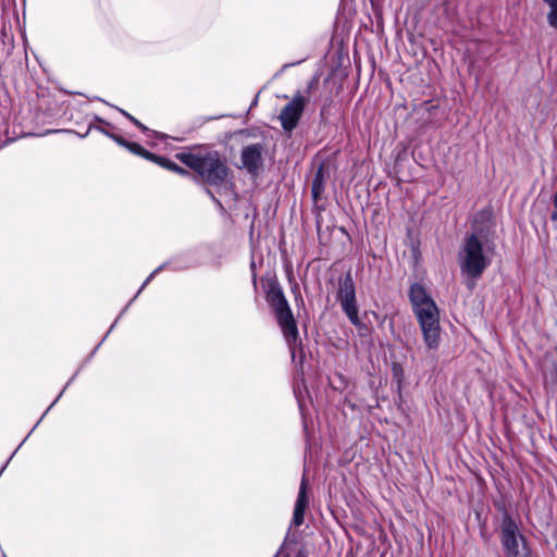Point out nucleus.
Wrapping results in <instances>:
<instances>
[{"mask_svg":"<svg viewBox=\"0 0 557 557\" xmlns=\"http://www.w3.org/2000/svg\"><path fill=\"white\" fill-rule=\"evenodd\" d=\"M493 225L492 210L483 209L475 215L473 232L463 238L458 251V263L461 273L469 278L481 277L493 262L496 248L494 240L490 238Z\"/></svg>","mask_w":557,"mask_h":557,"instance_id":"obj_1","label":"nucleus"},{"mask_svg":"<svg viewBox=\"0 0 557 557\" xmlns=\"http://www.w3.org/2000/svg\"><path fill=\"white\" fill-rule=\"evenodd\" d=\"M409 300L426 348L437 350L441 344V325L436 302L420 283H413L410 286Z\"/></svg>","mask_w":557,"mask_h":557,"instance_id":"obj_2","label":"nucleus"},{"mask_svg":"<svg viewBox=\"0 0 557 557\" xmlns=\"http://www.w3.org/2000/svg\"><path fill=\"white\" fill-rule=\"evenodd\" d=\"M176 159L191 169L208 185L222 186L226 183L228 168L218 151L178 152Z\"/></svg>","mask_w":557,"mask_h":557,"instance_id":"obj_3","label":"nucleus"},{"mask_svg":"<svg viewBox=\"0 0 557 557\" xmlns=\"http://www.w3.org/2000/svg\"><path fill=\"white\" fill-rule=\"evenodd\" d=\"M265 299L274 311L292 358L294 359L296 347L298 346V329L288 301L277 282H269L265 289Z\"/></svg>","mask_w":557,"mask_h":557,"instance_id":"obj_4","label":"nucleus"},{"mask_svg":"<svg viewBox=\"0 0 557 557\" xmlns=\"http://www.w3.org/2000/svg\"><path fill=\"white\" fill-rule=\"evenodd\" d=\"M336 299L341 304L342 310L347 315L350 323L356 327L363 326L359 318L356 287L350 272H347L344 277L338 280Z\"/></svg>","mask_w":557,"mask_h":557,"instance_id":"obj_5","label":"nucleus"},{"mask_svg":"<svg viewBox=\"0 0 557 557\" xmlns=\"http://www.w3.org/2000/svg\"><path fill=\"white\" fill-rule=\"evenodd\" d=\"M519 539L523 536L519 534V528L512 517L505 512L502 521L500 542L508 557H531V549L523 545L519 548Z\"/></svg>","mask_w":557,"mask_h":557,"instance_id":"obj_6","label":"nucleus"},{"mask_svg":"<svg viewBox=\"0 0 557 557\" xmlns=\"http://www.w3.org/2000/svg\"><path fill=\"white\" fill-rule=\"evenodd\" d=\"M307 98L300 91L284 106L280 114V121L283 129L290 133L296 128L305 110Z\"/></svg>","mask_w":557,"mask_h":557,"instance_id":"obj_7","label":"nucleus"},{"mask_svg":"<svg viewBox=\"0 0 557 557\" xmlns=\"http://www.w3.org/2000/svg\"><path fill=\"white\" fill-rule=\"evenodd\" d=\"M264 147L261 144L245 146L240 153L242 168L250 175H258L263 168Z\"/></svg>","mask_w":557,"mask_h":557,"instance_id":"obj_8","label":"nucleus"},{"mask_svg":"<svg viewBox=\"0 0 557 557\" xmlns=\"http://www.w3.org/2000/svg\"><path fill=\"white\" fill-rule=\"evenodd\" d=\"M307 490H308L307 481L305 478H302L300 486H299L297 499L295 503V508H294V513H293V519H292L293 527L298 528L304 523L305 510L309 504V497H308Z\"/></svg>","mask_w":557,"mask_h":557,"instance_id":"obj_9","label":"nucleus"},{"mask_svg":"<svg viewBox=\"0 0 557 557\" xmlns=\"http://www.w3.org/2000/svg\"><path fill=\"white\" fill-rule=\"evenodd\" d=\"M324 190V173H323V170L322 168H320L314 177H313V181H312V187H311V193H312V197L314 200H318L322 193Z\"/></svg>","mask_w":557,"mask_h":557,"instance_id":"obj_10","label":"nucleus"},{"mask_svg":"<svg viewBox=\"0 0 557 557\" xmlns=\"http://www.w3.org/2000/svg\"><path fill=\"white\" fill-rule=\"evenodd\" d=\"M153 162L160 164L161 166L168 169V170H171L173 172H176L181 175H189L188 171L184 170L183 168H181L180 165H177L175 162L169 160V159H165V158H162V157H157L156 160H153Z\"/></svg>","mask_w":557,"mask_h":557,"instance_id":"obj_11","label":"nucleus"},{"mask_svg":"<svg viewBox=\"0 0 557 557\" xmlns=\"http://www.w3.org/2000/svg\"><path fill=\"white\" fill-rule=\"evenodd\" d=\"M126 149H128L132 153L137 154L141 158H145L147 160L153 161L157 159V156L147 151L144 147H141L139 144H136V143L129 141Z\"/></svg>","mask_w":557,"mask_h":557,"instance_id":"obj_12","label":"nucleus"},{"mask_svg":"<svg viewBox=\"0 0 557 557\" xmlns=\"http://www.w3.org/2000/svg\"><path fill=\"white\" fill-rule=\"evenodd\" d=\"M545 3L549 7V12L547 14L548 24L557 29V0H544Z\"/></svg>","mask_w":557,"mask_h":557,"instance_id":"obj_13","label":"nucleus"},{"mask_svg":"<svg viewBox=\"0 0 557 557\" xmlns=\"http://www.w3.org/2000/svg\"><path fill=\"white\" fill-rule=\"evenodd\" d=\"M119 111L125 116L127 117L134 125H136L141 132H144L145 134H147L148 136L150 135H154L156 132L149 129L147 126H145L141 122H139L137 119H135L133 115H131L129 113H127L126 111H124L123 109H119Z\"/></svg>","mask_w":557,"mask_h":557,"instance_id":"obj_14","label":"nucleus"},{"mask_svg":"<svg viewBox=\"0 0 557 557\" xmlns=\"http://www.w3.org/2000/svg\"><path fill=\"white\" fill-rule=\"evenodd\" d=\"M168 262H164L162 263L161 265H159L156 270H153L149 275L148 277L145 280V282L141 284L140 288L138 289L137 294L135 295V297H138V295L144 290V288L153 280V277L160 273L162 270L166 269L168 268Z\"/></svg>","mask_w":557,"mask_h":557,"instance_id":"obj_15","label":"nucleus"},{"mask_svg":"<svg viewBox=\"0 0 557 557\" xmlns=\"http://www.w3.org/2000/svg\"><path fill=\"white\" fill-rule=\"evenodd\" d=\"M91 129H97V131H99L100 133H102L103 135H106L108 137H109V135L113 134V133H110L109 131H107L106 128H103L101 126H95L92 123H90L89 126H88L87 132L85 134L81 135V137L82 138L86 137Z\"/></svg>","mask_w":557,"mask_h":557,"instance_id":"obj_16","label":"nucleus"},{"mask_svg":"<svg viewBox=\"0 0 557 557\" xmlns=\"http://www.w3.org/2000/svg\"><path fill=\"white\" fill-rule=\"evenodd\" d=\"M109 138L113 139L117 145H120L124 148H127L128 143H129L126 139H124L122 136H119L115 134L109 135Z\"/></svg>","mask_w":557,"mask_h":557,"instance_id":"obj_17","label":"nucleus"},{"mask_svg":"<svg viewBox=\"0 0 557 557\" xmlns=\"http://www.w3.org/2000/svg\"><path fill=\"white\" fill-rule=\"evenodd\" d=\"M250 270H251V275H252V284L256 287L257 286V273H256L255 260H251V262H250Z\"/></svg>","mask_w":557,"mask_h":557,"instance_id":"obj_18","label":"nucleus"},{"mask_svg":"<svg viewBox=\"0 0 557 557\" xmlns=\"http://www.w3.org/2000/svg\"><path fill=\"white\" fill-rule=\"evenodd\" d=\"M318 84L317 78L311 79V82L308 84L307 92L309 94L310 90Z\"/></svg>","mask_w":557,"mask_h":557,"instance_id":"obj_19","label":"nucleus"},{"mask_svg":"<svg viewBox=\"0 0 557 557\" xmlns=\"http://www.w3.org/2000/svg\"><path fill=\"white\" fill-rule=\"evenodd\" d=\"M94 120H95L96 122L100 123V124H103V125H106V126H110V123H108L107 121H104L103 119H101V117H99V116H97V115H95V116H94Z\"/></svg>","mask_w":557,"mask_h":557,"instance_id":"obj_20","label":"nucleus"},{"mask_svg":"<svg viewBox=\"0 0 557 557\" xmlns=\"http://www.w3.org/2000/svg\"><path fill=\"white\" fill-rule=\"evenodd\" d=\"M208 194L212 197L213 201L219 206V207H222L220 200H218L212 194L211 191L208 190Z\"/></svg>","mask_w":557,"mask_h":557,"instance_id":"obj_21","label":"nucleus"},{"mask_svg":"<svg viewBox=\"0 0 557 557\" xmlns=\"http://www.w3.org/2000/svg\"><path fill=\"white\" fill-rule=\"evenodd\" d=\"M64 389L58 395V397L55 398V400L50 405V407L47 409V411L59 400V398H61L62 394H63Z\"/></svg>","mask_w":557,"mask_h":557,"instance_id":"obj_22","label":"nucleus"},{"mask_svg":"<svg viewBox=\"0 0 557 557\" xmlns=\"http://www.w3.org/2000/svg\"><path fill=\"white\" fill-rule=\"evenodd\" d=\"M46 413H47V411H46L45 413H42V417H40V418L38 419V421L36 422V425H39V424H40V422L44 420V417H46Z\"/></svg>","mask_w":557,"mask_h":557,"instance_id":"obj_23","label":"nucleus"},{"mask_svg":"<svg viewBox=\"0 0 557 557\" xmlns=\"http://www.w3.org/2000/svg\"><path fill=\"white\" fill-rule=\"evenodd\" d=\"M46 413H47V411H46L45 413H42V417H40V418L38 419V421L36 422V425H39V424H40V422L44 420V417H46Z\"/></svg>","mask_w":557,"mask_h":557,"instance_id":"obj_24","label":"nucleus"},{"mask_svg":"<svg viewBox=\"0 0 557 557\" xmlns=\"http://www.w3.org/2000/svg\"><path fill=\"white\" fill-rule=\"evenodd\" d=\"M46 413H47V411H46L45 413H42V417H40V418L38 419V421L36 422V425H39V424H40V422L44 420V417H46Z\"/></svg>","mask_w":557,"mask_h":557,"instance_id":"obj_25","label":"nucleus"},{"mask_svg":"<svg viewBox=\"0 0 557 557\" xmlns=\"http://www.w3.org/2000/svg\"><path fill=\"white\" fill-rule=\"evenodd\" d=\"M46 413H47V411H46L45 413H42V417H40V418L38 419V421L36 422V425H39V424H40V422L44 420V417H46Z\"/></svg>","mask_w":557,"mask_h":557,"instance_id":"obj_26","label":"nucleus"},{"mask_svg":"<svg viewBox=\"0 0 557 557\" xmlns=\"http://www.w3.org/2000/svg\"><path fill=\"white\" fill-rule=\"evenodd\" d=\"M46 413H47V411H46L45 413H42V417H40V418L38 419V421L36 422V425H39V424H40V422L44 420V417H46Z\"/></svg>","mask_w":557,"mask_h":557,"instance_id":"obj_27","label":"nucleus"},{"mask_svg":"<svg viewBox=\"0 0 557 557\" xmlns=\"http://www.w3.org/2000/svg\"><path fill=\"white\" fill-rule=\"evenodd\" d=\"M46 413H47V411H46L45 413H42V417H40V418L38 419V421L36 422V425H39V424H40V422L44 420V417H46Z\"/></svg>","mask_w":557,"mask_h":557,"instance_id":"obj_28","label":"nucleus"},{"mask_svg":"<svg viewBox=\"0 0 557 557\" xmlns=\"http://www.w3.org/2000/svg\"><path fill=\"white\" fill-rule=\"evenodd\" d=\"M297 557H307V555L305 554V552H304L302 549H300V550L298 552Z\"/></svg>","mask_w":557,"mask_h":557,"instance_id":"obj_29","label":"nucleus"},{"mask_svg":"<svg viewBox=\"0 0 557 557\" xmlns=\"http://www.w3.org/2000/svg\"><path fill=\"white\" fill-rule=\"evenodd\" d=\"M135 298L136 297L134 296V298L129 301V304L127 306H125V309H128V306L135 300Z\"/></svg>","mask_w":557,"mask_h":557,"instance_id":"obj_30","label":"nucleus"},{"mask_svg":"<svg viewBox=\"0 0 557 557\" xmlns=\"http://www.w3.org/2000/svg\"><path fill=\"white\" fill-rule=\"evenodd\" d=\"M115 323H116V321L111 325V327H110L109 332H110L112 329H114Z\"/></svg>","mask_w":557,"mask_h":557,"instance_id":"obj_31","label":"nucleus"}]
</instances>
